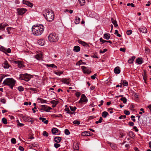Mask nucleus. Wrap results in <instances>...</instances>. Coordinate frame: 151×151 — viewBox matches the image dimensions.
Segmentation results:
<instances>
[{
  "label": "nucleus",
  "mask_w": 151,
  "mask_h": 151,
  "mask_svg": "<svg viewBox=\"0 0 151 151\" xmlns=\"http://www.w3.org/2000/svg\"><path fill=\"white\" fill-rule=\"evenodd\" d=\"M32 29L33 34L36 36H39L43 32L44 28L42 25L40 24L39 25L33 26Z\"/></svg>",
  "instance_id": "nucleus-1"
},
{
  "label": "nucleus",
  "mask_w": 151,
  "mask_h": 151,
  "mask_svg": "<svg viewBox=\"0 0 151 151\" xmlns=\"http://www.w3.org/2000/svg\"><path fill=\"white\" fill-rule=\"evenodd\" d=\"M45 19L49 22H52L54 19V14L52 10L45 9L43 13Z\"/></svg>",
  "instance_id": "nucleus-2"
},
{
  "label": "nucleus",
  "mask_w": 151,
  "mask_h": 151,
  "mask_svg": "<svg viewBox=\"0 0 151 151\" xmlns=\"http://www.w3.org/2000/svg\"><path fill=\"white\" fill-rule=\"evenodd\" d=\"M16 83V81L12 78H6L3 82V84L8 86L12 89Z\"/></svg>",
  "instance_id": "nucleus-3"
},
{
  "label": "nucleus",
  "mask_w": 151,
  "mask_h": 151,
  "mask_svg": "<svg viewBox=\"0 0 151 151\" xmlns=\"http://www.w3.org/2000/svg\"><path fill=\"white\" fill-rule=\"evenodd\" d=\"M48 38L51 42H56L59 39L58 35L55 33L50 34Z\"/></svg>",
  "instance_id": "nucleus-4"
},
{
  "label": "nucleus",
  "mask_w": 151,
  "mask_h": 151,
  "mask_svg": "<svg viewBox=\"0 0 151 151\" xmlns=\"http://www.w3.org/2000/svg\"><path fill=\"white\" fill-rule=\"evenodd\" d=\"M32 77V76L26 73L24 74H21L20 75V78L21 79L24 80L26 81H28Z\"/></svg>",
  "instance_id": "nucleus-5"
},
{
  "label": "nucleus",
  "mask_w": 151,
  "mask_h": 151,
  "mask_svg": "<svg viewBox=\"0 0 151 151\" xmlns=\"http://www.w3.org/2000/svg\"><path fill=\"white\" fill-rule=\"evenodd\" d=\"M27 11V9L24 8H18L17 9V11L19 15H22Z\"/></svg>",
  "instance_id": "nucleus-6"
},
{
  "label": "nucleus",
  "mask_w": 151,
  "mask_h": 151,
  "mask_svg": "<svg viewBox=\"0 0 151 151\" xmlns=\"http://www.w3.org/2000/svg\"><path fill=\"white\" fill-rule=\"evenodd\" d=\"M88 101V99L86 97L84 94H82L81 96V98L79 101V103H82L84 102H87Z\"/></svg>",
  "instance_id": "nucleus-7"
},
{
  "label": "nucleus",
  "mask_w": 151,
  "mask_h": 151,
  "mask_svg": "<svg viewBox=\"0 0 151 151\" xmlns=\"http://www.w3.org/2000/svg\"><path fill=\"white\" fill-rule=\"evenodd\" d=\"M81 68L83 70L84 73H87L88 74H89L91 73V71L84 66H82Z\"/></svg>",
  "instance_id": "nucleus-8"
},
{
  "label": "nucleus",
  "mask_w": 151,
  "mask_h": 151,
  "mask_svg": "<svg viewBox=\"0 0 151 151\" xmlns=\"http://www.w3.org/2000/svg\"><path fill=\"white\" fill-rule=\"evenodd\" d=\"M8 26V24L6 23H2L0 24V30H4L5 27Z\"/></svg>",
  "instance_id": "nucleus-9"
},
{
  "label": "nucleus",
  "mask_w": 151,
  "mask_h": 151,
  "mask_svg": "<svg viewBox=\"0 0 151 151\" xmlns=\"http://www.w3.org/2000/svg\"><path fill=\"white\" fill-rule=\"evenodd\" d=\"M23 3L31 7H32L33 6L32 3H30L29 2L27 1L23 0Z\"/></svg>",
  "instance_id": "nucleus-10"
},
{
  "label": "nucleus",
  "mask_w": 151,
  "mask_h": 151,
  "mask_svg": "<svg viewBox=\"0 0 151 151\" xmlns=\"http://www.w3.org/2000/svg\"><path fill=\"white\" fill-rule=\"evenodd\" d=\"M73 147L75 151H77L79 149L78 144L76 143H74L73 144Z\"/></svg>",
  "instance_id": "nucleus-11"
},
{
  "label": "nucleus",
  "mask_w": 151,
  "mask_h": 151,
  "mask_svg": "<svg viewBox=\"0 0 151 151\" xmlns=\"http://www.w3.org/2000/svg\"><path fill=\"white\" fill-rule=\"evenodd\" d=\"M52 134L55 135H58L59 134H57L59 131L56 128H54L52 129Z\"/></svg>",
  "instance_id": "nucleus-12"
},
{
  "label": "nucleus",
  "mask_w": 151,
  "mask_h": 151,
  "mask_svg": "<svg viewBox=\"0 0 151 151\" xmlns=\"http://www.w3.org/2000/svg\"><path fill=\"white\" fill-rule=\"evenodd\" d=\"M22 118L24 121L28 122H29L31 119L29 117L27 116H24Z\"/></svg>",
  "instance_id": "nucleus-13"
},
{
  "label": "nucleus",
  "mask_w": 151,
  "mask_h": 151,
  "mask_svg": "<svg viewBox=\"0 0 151 151\" xmlns=\"http://www.w3.org/2000/svg\"><path fill=\"white\" fill-rule=\"evenodd\" d=\"M114 71L116 74H119L120 73L121 70L119 67L117 66L115 68Z\"/></svg>",
  "instance_id": "nucleus-14"
},
{
  "label": "nucleus",
  "mask_w": 151,
  "mask_h": 151,
  "mask_svg": "<svg viewBox=\"0 0 151 151\" xmlns=\"http://www.w3.org/2000/svg\"><path fill=\"white\" fill-rule=\"evenodd\" d=\"M62 81L64 83L69 84L70 82V80L69 79L64 78L62 80Z\"/></svg>",
  "instance_id": "nucleus-15"
},
{
  "label": "nucleus",
  "mask_w": 151,
  "mask_h": 151,
  "mask_svg": "<svg viewBox=\"0 0 151 151\" xmlns=\"http://www.w3.org/2000/svg\"><path fill=\"white\" fill-rule=\"evenodd\" d=\"M39 120L42 121V122H43L44 124H48V121L47 120H46V119L43 117H40L39 118Z\"/></svg>",
  "instance_id": "nucleus-16"
},
{
  "label": "nucleus",
  "mask_w": 151,
  "mask_h": 151,
  "mask_svg": "<svg viewBox=\"0 0 151 151\" xmlns=\"http://www.w3.org/2000/svg\"><path fill=\"white\" fill-rule=\"evenodd\" d=\"M35 58L39 60H41L42 59V55L41 54H37L35 55Z\"/></svg>",
  "instance_id": "nucleus-17"
},
{
  "label": "nucleus",
  "mask_w": 151,
  "mask_h": 151,
  "mask_svg": "<svg viewBox=\"0 0 151 151\" xmlns=\"http://www.w3.org/2000/svg\"><path fill=\"white\" fill-rule=\"evenodd\" d=\"M139 30L141 32L144 33H146L147 32V29L145 27H143L141 28H139Z\"/></svg>",
  "instance_id": "nucleus-18"
},
{
  "label": "nucleus",
  "mask_w": 151,
  "mask_h": 151,
  "mask_svg": "<svg viewBox=\"0 0 151 151\" xmlns=\"http://www.w3.org/2000/svg\"><path fill=\"white\" fill-rule=\"evenodd\" d=\"M78 41L79 43L81 44L83 46H88V45L85 42L83 41L80 40H78Z\"/></svg>",
  "instance_id": "nucleus-19"
},
{
  "label": "nucleus",
  "mask_w": 151,
  "mask_h": 151,
  "mask_svg": "<svg viewBox=\"0 0 151 151\" xmlns=\"http://www.w3.org/2000/svg\"><path fill=\"white\" fill-rule=\"evenodd\" d=\"M61 137H56L54 138V141L57 143L60 142L61 140Z\"/></svg>",
  "instance_id": "nucleus-20"
},
{
  "label": "nucleus",
  "mask_w": 151,
  "mask_h": 151,
  "mask_svg": "<svg viewBox=\"0 0 151 151\" xmlns=\"http://www.w3.org/2000/svg\"><path fill=\"white\" fill-rule=\"evenodd\" d=\"M38 144L37 142H35L29 145L30 147L32 148L33 147H37L38 146Z\"/></svg>",
  "instance_id": "nucleus-21"
},
{
  "label": "nucleus",
  "mask_w": 151,
  "mask_h": 151,
  "mask_svg": "<svg viewBox=\"0 0 151 151\" xmlns=\"http://www.w3.org/2000/svg\"><path fill=\"white\" fill-rule=\"evenodd\" d=\"M80 47L78 46H76L74 47L73 51L75 52H79L80 51Z\"/></svg>",
  "instance_id": "nucleus-22"
},
{
  "label": "nucleus",
  "mask_w": 151,
  "mask_h": 151,
  "mask_svg": "<svg viewBox=\"0 0 151 151\" xmlns=\"http://www.w3.org/2000/svg\"><path fill=\"white\" fill-rule=\"evenodd\" d=\"M45 43V40H39L38 42V44L41 46L44 45Z\"/></svg>",
  "instance_id": "nucleus-23"
},
{
  "label": "nucleus",
  "mask_w": 151,
  "mask_h": 151,
  "mask_svg": "<svg viewBox=\"0 0 151 151\" xmlns=\"http://www.w3.org/2000/svg\"><path fill=\"white\" fill-rule=\"evenodd\" d=\"M41 108L40 109V110H41L45 111H47V106L45 105H42L41 106Z\"/></svg>",
  "instance_id": "nucleus-24"
},
{
  "label": "nucleus",
  "mask_w": 151,
  "mask_h": 151,
  "mask_svg": "<svg viewBox=\"0 0 151 151\" xmlns=\"http://www.w3.org/2000/svg\"><path fill=\"white\" fill-rule=\"evenodd\" d=\"M110 34L108 33H105L104 34V38L106 39L109 40L110 39Z\"/></svg>",
  "instance_id": "nucleus-25"
},
{
  "label": "nucleus",
  "mask_w": 151,
  "mask_h": 151,
  "mask_svg": "<svg viewBox=\"0 0 151 151\" xmlns=\"http://www.w3.org/2000/svg\"><path fill=\"white\" fill-rule=\"evenodd\" d=\"M3 66L5 68H8L9 67V65L8 64V63L7 61H5L4 63Z\"/></svg>",
  "instance_id": "nucleus-26"
},
{
  "label": "nucleus",
  "mask_w": 151,
  "mask_h": 151,
  "mask_svg": "<svg viewBox=\"0 0 151 151\" xmlns=\"http://www.w3.org/2000/svg\"><path fill=\"white\" fill-rule=\"evenodd\" d=\"M135 58V57L133 56L131 57V58L129 59L128 60V62L129 63L131 64L133 63V61H134V59Z\"/></svg>",
  "instance_id": "nucleus-27"
},
{
  "label": "nucleus",
  "mask_w": 151,
  "mask_h": 151,
  "mask_svg": "<svg viewBox=\"0 0 151 151\" xmlns=\"http://www.w3.org/2000/svg\"><path fill=\"white\" fill-rule=\"evenodd\" d=\"M111 21L115 27L118 26V25L117 24V22L116 21V20H114L113 18H112L111 19Z\"/></svg>",
  "instance_id": "nucleus-28"
},
{
  "label": "nucleus",
  "mask_w": 151,
  "mask_h": 151,
  "mask_svg": "<svg viewBox=\"0 0 151 151\" xmlns=\"http://www.w3.org/2000/svg\"><path fill=\"white\" fill-rule=\"evenodd\" d=\"M136 62L139 64H141L142 63L143 61L141 58H139L136 59Z\"/></svg>",
  "instance_id": "nucleus-29"
},
{
  "label": "nucleus",
  "mask_w": 151,
  "mask_h": 151,
  "mask_svg": "<svg viewBox=\"0 0 151 151\" xmlns=\"http://www.w3.org/2000/svg\"><path fill=\"white\" fill-rule=\"evenodd\" d=\"M90 135L89 133L88 132H84L81 133V135L82 136H88Z\"/></svg>",
  "instance_id": "nucleus-30"
},
{
  "label": "nucleus",
  "mask_w": 151,
  "mask_h": 151,
  "mask_svg": "<svg viewBox=\"0 0 151 151\" xmlns=\"http://www.w3.org/2000/svg\"><path fill=\"white\" fill-rule=\"evenodd\" d=\"M109 115L108 113L106 111H104L102 113V116L104 118H106Z\"/></svg>",
  "instance_id": "nucleus-31"
},
{
  "label": "nucleus",
  "mask_w": 151,
  "mask_h": 151,
  "mask_svg": "<svg viewBox=\"0 0 151 151\" xmlns=\"http://www.w3.org/2000/svg\"><path fill=\"white\" fill-rule=\"evenodd\" d=\"M80 21V19L79 17H77L75 20V23L76 24H78Z\"/></svg>",
  "instance_id": "nucleus-32"
},
{
  "label": "nucleus",
  "mask_w": 151,
  "mask_h": 151,
  "mask_svg": "<svg viewBox=\"0 0 151 151\" xmlns=\"http://www.w3.org/2000/svg\"><path fill=\"white\" fill-rule=\"evenodd\" d=\"M80 5L81 6H83L85 3V0H78Z\"/></svg>",
  "instance_id": "nucleus-33"
},
{
  "label": "nucleus",
  "mask_w": 151,
  "mask_h": 151,
  "mask_svg": "<svg viewBox=\"0 0 151 151\" xmlns=\"http://www.w3.org/2000/svg\"><path fill=\"white\" fill-rule=\"evenodd\" d=\"M46 65L48 67H52L56 68H57V66L55 65L54 64H47Z\"/></svg>",
  "instance_id": "nucleus-34"
},
{
  "label": "nucleus",
  "mask_w": 151,
  "mask_h": 151,
  "mask_svg": "<svg viewBox=\"0 0 151 151\" xmlns=\"http://www.w3.org/2000/svg\"><path fill=\"white\" fill-rule=\"evenodd\" d=\"M0 50L5 53H6V48H5L3 46H1L0 47Z\"/></svg>",
  "instance_id": "nucleus-35"
},
{
  "label": "nucleus",
  "mask_w": 151,
  "mask_h": 151,
  "mask_svg": "<svg viewBox=\"0 0 151 151\" xmlns=\"http://www.w3.org/2000/svg\"><path fill=\"white\" fill-rule=\"evenodd\" d=\"M144 74H143V79L145 83H146L147 76L145 71L144 70Z\"/></svg>",
  "instance_id": "nucleus-36"
},
{
  "label": "nucleus",
  "mask_w": 151,
  "mask_h": 151,
  "mask_svg": "<svg viewBox=\"0 0 151 151\" xmlns=\"http://www.w3.org/2000/svg\"><path fill=\"white\" fill-rule=\"evenodd\" d=\"M120 100L122 101L124 104L126 103L127 101V99L125 97H122L121 98Z\"/></svg>",
  "instance_id": "nucleus-37"
},
{
  "label": "nucleus",
  "mask_w": 151,
  "mask_h": 151,
  "mask_svg": "<svg viewBox=\"0 0 151 151\" xmlns=\"http://www.w3.org/2000/svg\"><path fill=\"white\" fill-rule=\"evenodd\" d=\"M129 136H130V137L131 138H133L135 137V135L133 132L130 131L129 132Z\"/></svg>",
  "instance_id": "nucleus-38"
},
{
  "label": "nucleus",
  "mask_w": 151,
  "mask_h": 151,
  "mask_svg": "<svg viewBox=\"0 0 151 151\" xmlns=\"http://www.w3.org/2000/svg\"><path fill=\"white\" fill-rule=\"evenodd\" d=\"M52 104L56 105L58 103V101L52 100L50 102Z\"/></svg>",
  "instance_id": "nucleus-39"
},
{
  "label": "nucleus",
  "mask_w": 151,
  "mask_h": 151,
  "mask_svg": "<svg viewBox=\"0 0 151 151\" xmlns=\"http://www.w3.org/2000/svg\"><path fill=\"white\" fill-rule=\"evenodd\" d=\"M18 89L19 91H22L24 90V88L21 86H19L17 88Z\"/></svg>",
  "instance_id": "nucleus-40"
},
{
  "label": "nucleus",
  "mask_w": 151,
  "mask_h": 151,
  "mask_svg": "<svg viewBox=\"0 0 151 151\" xmlns=\"http://www.w3.org/2000/svg\"><path fill=\"white\" fill-rule=\"evenodd\" d=\"M2 121L4 124H7V119L5 118H3L2 119Z\"/></svg>",
  "instance_id": "nucleus-41"
},
{
  "label": "nucleus",
  "mask_w": 151,
  "mask_h": 151,
  "mask_svg": "<svg viewBox=\"0 0 151 151\" xmlns=\"http://www.w3.org/2000/svg\"><path fill=\"white\" fill-rule=\"evenodd\" d=\"M73 123L75 124L79 125L80 124V122L77 120H76L73 121Z\"/></svg>",
  "instance_id": "nucleus-42"
},
{
  "label": "nucleus",
  "mask_w": 151,
  "mask_h": 151,
  "mask_svg": "<svg viewBox=\"0 0 151 151\" xmlns=\"http://www.w3.org/2000/svg\"><path fill=\"white\" fill-rule=\"evenodd\" d=\"M70 107L71 111H75L76 109V108L75 106L73 107L72 106H70Z\"/></svg>",
  "instance_id": "nucleus-43"
},
{
  "label": "nucleus",
  "mask_w": 151,
  "mask_h": 151,
  "mask_svg": "<svg viewBox=\"0 0 151 151\" xmlns=\"http://www.w3.org/2000/svg\"><path fill=\"white\" fill-rule=\"evenodd\" d=\"M19 68H21L22 67L23 65L22 64L21 62L20 61H18L17 62Z\"/></svg>",
  "instance_id": "nucleus-44"
},
{
  "label": "nucleus",
  "mask_w": 151,
  "mask_h": 151,
  "mask_svg": "<svg viewBox=\"0 0 151 151\" xmlns=\"http://www.w3.org/2000/svg\"><path fill=\"white\" fill-rule=\"evenodd\" d=\"M65 133L66 135H68L70 134V132L68 129H66L65 130Z\"/></svg>",
  "instance_id": "nucleus-45"
},
{
  "label": "nucleus",
  "mask_w": 151,
  "mask_h": 151,
  "mask_svg": "<svg viewBox=\"0 0 151 151\" xmlns=\"http://www.w3.org/2000/svg\"><path fill=\"white\" fill-rule=\"evenodd\" d=\"M102 118L101 117H100L98 121H97L96 122V124H98L99 123H101L102 122Z\"/></svg>",
  "instance_id": "nucleus-46"
},
{
  "label": "nucleus",
  "mask_w": 151,
  "mask_h": 151,
  "mask_svg": "<svg viewBox=\"0 0 151 151\" xmlns=\"http://www.w3.org/2000/svg\"><path fill=\"white\" fill-rule=\"evenodd\" d=\"M53 117L56 118V117H58V118H61L62 117V115L61 114H59V115H53Z\"/></svg>",
  "instance_id": "nucleus-47"
},
{
  "label": "nucleus",
  "mask_w": 151,
  "mask_h": 151,
  "mask_svg": "<svg viewBox=\"0 0 151 151\" xmlns=\"http://www.w3.org/2000/svg\"><path fill=\"white\" fill-rule=\"evenodd\" d=\"M57 143H55L54 144V146L55 147V148H57L59 147H60V145L59 144H58Z\"/></svg>",
  "instance_id": "nucleus-48"
},
{
  "label": "nucleus",
  "mask_w": 151,
  "mask_h": 151,
  "mask_svg": "<svg viewBox=\"0 0 151 151\" xmlns=\"http://www.w3.org/2000/svg\"><path fill=\"white\" fill-rule=\"evenodd\" d=\"M55 74L57 75L58 76H60L61 74H63V72H54V73Z\"/></svg>",
  "instance_id": "nucleus-49"
},
{
  "label": "nucleus",
  "mask_w": 151,
  "mask_h": 151,
  "mask_svg": "<svg viewBox=\"0 0 151 151\" xmlns=\"http://www.w3.org/2000/svg\"><path fill=\"white\" fill-rule=\"evenodd\" d=\"M43 135L45 137H48V133L45 131L43 132Z\"/></svg>",
  "instance_id": "nucleus-50"
},
{
  "label": "nucleus",
  "mask_w": 151,
  "mask_h": 151,
  "mask_svg": "<svg viewBox=\"0 0 151 151\" xmlns=\"http://www.w3.org/2000/svg\"><path fill=\"white\" fill-rule=\"evenodd\" d=\"M11 142L14 144H15L16 143V139L14 138H12L11 140Z\"/></svg>",
  "instance_id": "nucleus-51"
},
{
  "label": "nucleus",
  "mask_w": 151,
  "mask_h": 151,
  "mask_svg": "<svg viewBox=\"0 0 151 151\" xmlns=\"http://www.w3.org/2000/svg\"><path fill=\"white\" fill-rule=\"evenodd\" d=\"M107 51V50L106 49H104L103 51L101 50H100L99 52L101 53H104Z\"/></svg>",
  "instance_id": "nucleus-52"
},
{
  "label": "nucleus",
  "mask_w": 151,
  "mask_h": 151,
  "mask_svg": "<svg viewBox=\"0 0 151 151\" xmlns=\"http://www.w3.org/2000/svg\"><path fill=\"white\" fill-rule=\"evenodd\" d=\"M17 121H18V124H17V125H18L19 126V127H22L24 125V124L20 123L19 122L18 120H17Z\"/></svg>",
  "instance_id": "nucleus-53"
},
{
  "label": "nucleus",
  "mask_w": 151,
  "mask_h": 151,
  "mask_svg": "<svg viewBox=\"0 0 151 151\" xmlns=\"http://www.w3.org/2000/svg\"><path fill=\"white\" fill-rule=\"evenodd\" d=\"M11 28L10 27H7L6 28V30L7 31V32L9 34L10 33V31L11 30Z\"/></svg>",
  "instance_id": "nucleus-54"
},
{
  "label": "nucleus",
  "mask_w": 151,
  "mask_h": 151,
  "mask_svg": "<svg viewBox=\"0 0 151 151\" xmlns=\"http://www.w3.org/2000/svg\"><path fill=\"white\" fill-rule=\"evenodd\" d=\"M0 101L3 104H5L6 101L4 99L1 98L0 99Z\"/></svg>",
  "instance_id": "nucleus-55"
},
{
  "label": "nucleus",
  "mask_w": 151,
  "mask_h": 151,
  "mask_svg": "<svg viewBox=\"0 0 151 151\" xmlns=\"http://www.w3.org/2000/svg\"><path fill=\"white\" fill-rule=\"evenodd\" d=\"M40 100L41 103H47V101L46 100H44L42 99H40Z\"/></svg>",
  "instance_id": "nucleus-56"
},
{
  "label": "nucleus",
  "mask_w": 151,
  "mask_h": 151,
  "mask_svg": "<svg viewBox=\"0 0 151 151\" xmlns=\"http://www.w3.org/2000/svg\"><path fill=\"white\" fill-rule=\"evenodd\" d=\"M126 118V116L125 115H121L119 117V118L120 119H125Z\"/></svg>",
  "instance_id": "nucleus-57"
},
{
  "label": "nucleus",
  "mask_w": 151,
  "mask_h": 151,
  "mask_svg": "<svg viewBox=\"0 0 151 151\" xmlns=\"http://www.w3.org/2000/svg\"><path fill=\"white\" fill-rule=\"evenodd\" d=\"M100 40L103 44L107 42V41L103 40L102 37L100 38Z\"/></svg>",
  "instance_id": "nucleus-58"
},
{
  "label": "nucleus",
  "mask_w": 151,
  "mask_h": 151,
  "mask_svg": "<svg viewBox=\"0 0 151 151\" xmlns=\"http://www.w3.org/2000/svg\"><path fill=\"white\" fill-rule=\"evenodd\" d=\"M132 31L131 30H128L127 32V34L128 35H129L132 33Z\"/></svg>",
  "instance_id": "nucleus-59"
},
{
  "label": "nucleus",
  "mask_w": 151,
  "mask_h": 151,
  "mask_svg": "<svg viewBox=\"0 0 151 151\" xmlns=\"http://www.w3.org/2000/svg\"><path fill=\"white\" fill-rule=\"evenodd\" d=\"M124 113L127 115H129L130 114V112L128 111L125 110Z\"/></svg>",
  "instance_id": "nucleus-60"
},
{
  "label": "nucleus",
  "mask_w": 151,
  "mask_h": 151,
  "mask_svg": "<svg viewBox=\"0 0 151 151\" xmlns=\"http://www.w3.org/2000/svg\"><path fill=\"white\" fill-rule=\"evenodd\" d=\"M127 6H131L132 7H135L134 5L132 3H128L127 4Z\"/></svg>",
  "instance_id": "nucleus-61"
},
{
  "label": "nucleus",
  "mask_w": 151,
  "mask_h": 151,
  "mask_svg": "<svg viewBox=\"0 0 151 151\" xmlns=\"http://www.w3.org/2000/svg\"><path fill=\"white\" fill-rule=\"evenodd\" d=\"M19 149L21 151H23L24 150V148L22 146H19Z\"/></svg>",
  "instance_id": "nucleus-62"
},
{
  "label": "nucleus",
  "mask_w": 151,
  "mask_h": 151,
  "mask_svg": "<svg viewBox=\"0 0 151 151\" xmlns=\"http://www.w3.org/2000/svg\"><path fill=\"white\" fill-rule=\"evenodd\" d=\"M82 62V60H79L76 64V65H79L81 64V62Z\"/></svg>",
  "instance_id": "nucleus-63"
},
{
  "label": "nucleus",
  "mask_w": 151,
  "mask_h": 151,
  "mask_svg": "<svg viewBox=\"0 0 151 151\" xmlns=\"http://www.w3.org/2000/svg\"><path fill=\"white\" fill-rule=\"evenodd\" d=\"M123 84L124 86H128V83L127 81H125L124 82V81H123Z\"/></svg>",
  "instance_id": "nucleus-64"
}]
</instances>
